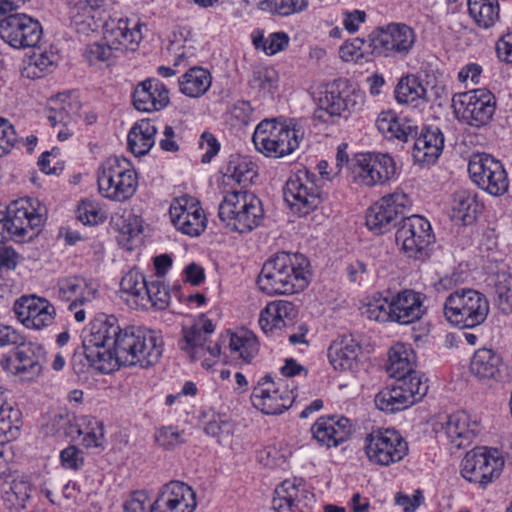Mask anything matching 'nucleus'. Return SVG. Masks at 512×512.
Here are the masks:
<instances>
[{"label":"nucleus","instance_id":"obj_1","mask_svg":"<svg viewBox=\"0 0 512 512\" xmlns=\"http://www.w3.org/2000/svg\"><path fill=\"white\" fill-rule=\"evenodd\" d=\"M82 348L92 367L109 373L120 365H155L162 357L164 341L155 330L142 326L121 328L115 316L101 315L83 331Z\"/></svg>","mask_w":512,"mask_h":512},{"label":"nucleus","instance_id":"obj_2","mask_svg":"<svg viewBox=\"0 0 512 512\" xmlns=\"http://www.w3.org/2000/svg\"><path fill=\"white\" fill-rule=\"evenodd\" d=\"M114 0H67L71 25L80 33L103 28L104 39L113 44H135L143 39L145 24L108 14Z\"/></svg>","mask_w":512,"mask_h":512},{"label":"nucleus","instance_id":"obj_3","mask_svg":"<svg viewBox=\"0 0 512 512\" xmlns=\"http://www.w3.org/2000/svg\"><path fill=\"white\" fill-rule=\"evenodd\" d=\"M257 284L268 295L301 292L309 284V261L299 253L278 252L264 263Z\"/></svg>","mask_w":512,"mask_h":512},{"label":"nucleus","instance_id":"obj_4","mask_svg":"<svg viewBox=\"0 0 512 512\" xmlns=\"http://www.w3.org/2000/svg\"><path fill=\"white\" fill-rule=\"evenodd\" d=\"M45 207L34 198H20L11 202L6 214L0 213V243L14 240H32L45 222Z\"/></svg>","mask_w":512,"mask_h":512},{"label":"nucleus","instance_id":"obj_5","mask_svg":"<svg viewBox=\"0 0 512 512\" xmlns=\"http://www.w3.org/2000/svg\"><path fill=\"white\" fill-rule=\"evenodd\" d=\"M218 216L230 231L244 234L262 224L264 208L254 193L246 190L232 191L219 204Z\"/></svg>","mask_w":512,"mask_h":512},{"label":"nucleus","instance_id":"obj_6","mask_svg":"<svg viewBox=\"0 0 512 512\" xmlns=\"http://www.w3.org/2000/svg\"><path fill=\"white\" fill-rule=\"evenodd\" d=\"M489 310L487 297L471 288L451 292L443 304L447 322L461 330H477L486 321Z\"/></svg>","mask_w":512,"mask_h":512},{"label":"nucleus","instance_id":"obj_7","mask_svg":"<svg viewBox=\"0 0 512 512\" xmlns=\"http://www.w3.org/2000/svg\"><path fill=\"white\" fill-rule=\"evenodd\" d=\"M99 193L112 201L125 202L136 192L138 177L133 164L125 157L111 156L97 169Z\"/></svg>","mask_w":512,"mask_h":512},{"label":"nucleus","instance_id":"obj_8","mask_svg":"<svg viewBox=\"0 0 512 512\" xmlns=\"http://www.w3.org/2000/svg\"><path fill=\"white\" fill-rule=\"evenodd\" d=\"M304 133L277 119H264L255 128L252 141L256 150L266 157L282 158L298 149Z\"/></svg>","mask_w":512,"mask_h":512},{"label":"nucleus","instance_id":"obj_9","mask_svg":"<svg viewBox=\"0 0 512 512\" xmlns=\"http://www.w3.org/2000/svg\"><path fill=\"white\" fill-rule=\"evenodd\" d=\"M214 331L213 322L202 316L192 325L182 327L178 346L191 361H201V365L209 369L215 365L221 352L220 346L210 341Z\"/></svg>","mask_w":512,"mask_h":512},{"label":"nucleus","instance_id":"obj_10","mask_svg":"<svg viewBox=\"0 0 512 512\" xmlns=\"http://www.w3.org/2000/svg\"><path fill=\"white\" fill-rule=\"evenodd\" d=\"M364 104V94L356 90L347 80L333 81L326 88L324 95L319 99V108L314 116L324 122L328 117H344L361 109Z\"/></svg>","mask_w":512,"mask_h":512},{"label":"nucleus","instance_id":"obj_11","mask_svg":"<svg viewBox=\"0 0 512 512\" xmlns=\"http://www.w3.org/2000/svg\"><path fill=\"white\" fill-rule=\"evenodd\" d=\"M372 54L394 59H403L416 43L414 29L404 23H390L375 29L368 38Z\"/></svg>","mask_w":512,"mask_h":512},{"label":"nucleus","instance_id":"obj_12","mask_svg":"<svg viewBox=\"0 0 512 512\" xmlns=\"http://www.w3.org/2000/svg\"><path fill=\"white\" fill-rule=\"evenodd\" d=\"M322 182L307 170L292 175L284 188V199L291 211L303 217L317 209L323 201Z\"/></svg>","mask_w":512,"mask_h":512},{"label":"nucleus","instance_id":"obj_13","mask_svg":"<svg viewBox=\"0 0 512 512\" xmlns=\"http://www.w3.org/2000/svg\"><path fill=\"white\" fill-rule=\"evenodd\" d=\"M453 108L459 121L480 128L492 120L496 97L488 89H472L456 94L453 97Z\"/></svg>","mask_w":512,"mask_h":512},{"label":"nucleus","instance_id":"obj_14","mask_svg":"<svg viewBox=\"0 0 512 512\" xmlns=\"http://www.w3.org/2000/svg\"><path fill=\"white\" fill-rule=\"evenodd\" d=\"M364 449L372 464L390 466L408 454V443L394 429H377L366 436Z\"/></svg>","mask_w":512,"mask_h":512},{"label":"nucleus","instance_id":"obj_15","mask_svg":"<svg viewBox=\"0 0 512 512\" xmlns=\"http://www.w3.org/2000/svg\"><path fill=\"white\" fill-rule=\"evenodd\" d=\"M473 183L488 194L499 197L508 192V174L501 161L486 153L473 154L468 163Z\"/></svg>","mask_w":512,"mask_h":512},{"label":"nucleus","instance_id":"obj_16","mask_svg":"<svg viewBox=\"0 0 512 512\" xmlns=\"http://www.w3.org/2000/svg\"><path fill=\"white\" fill-rule=\"evenodd\" d=\"M434 241L430 222L420 215L404 217L396 231L397 244L409 258L416 260L428 256V248Z\"/></svg>","mask_w":512,"mask_h":512},{"label":"nucleus","instance_id":"obj_17","mask_svg":"<svg viewBox=\"0 0 512 512\" xmlns=\"http://www.w3.org/2000/svg\"><path fill=\"white\" fill-rule=\"evenodd\" d=\"M411 200L404 192H394L386 195L371 205L366 212L367 228L376 235L389 232L395 227L398 218L411 207Z\"/></svg>","mask_w":512,"mask_h":512},{"label":"nucleus","instance_id":"obj_18","mask_svg":"<svg viewBox=\"0 0 512 512\" xmlns=\"http://www.w3.org/2000/svg\"><path fill=\"white\" fill-rule=\"evenodd\" d=\"M504 459L497 449L476 447L461 462V475L472 483L486 487L500 475Z\"/></svg>","mask_w":512,"mask_h":512},{"label":"nucleus","instance_id":"obj_19","mask_svg":"<svg viewBox=\"0 0 512 512\" xmlns=\"http://www.w3.org/2000/svg\"><path fill=\"white\" fill-rule=\"evenodd\" d=\"M295 396L286 381H274L270 375L261 377L251 394L252 405L267 415H277L289 409Z\"/></svg>","mask_w":512,"mask_h":512},{"label":"nucleus","instance_id":"obj_20","mask_svg":"<svg viewBox=\"0 0 512 512\" xmlns=\"http://www.w3.org/2000/svg\"><path fill=\"white\" fill-rule=\"evenodd\" d=\"M42 36L40 22L25 13H14L0 19V37L12 48H34Z\"/></svg>","mask_w":512,"mask_h":512},{"label":"nucleus","instance_id":"obj_21","mask_svg":"<svg viewBox=\"0 0 512 512\" xmlns=\"http://www.w3.org/2000/svg\"><path fill=\"white\" fill-rule=\"evenodd\" d=\"M394 94L399 104L416 106L420 101L435 102L447 96V90L443 82L434 77L427 76L425 80H421L417 75L407 74L399 79Z\"/></svg>","mask_w":512,"mask_h":512},{"label":"nucleus","instance_id":"obj_22","mask_svg":"<svg viewBox=\"0 0 512 512\" xmlns=\"http://www.w3.org/2000/svg\"><path fill=\"white\" fill-rule=\"evenodd\" d=\"M13 357L1 360L2 368L22 380H33L42 373L46 362V351L42 345L29 342L16 345Z\"/></svg>","mask_w":512,"mask_h":512},{"label":"nucleus","instance_id":"obj_23","mask_svg":"<svg viewBox=\"0 0 512 512\" xmlns=\"http://www.w3.org/2000/svg\"><path fill=\"white\" fill-rule=\"evenodd\" d=\"M169 215L174 227L182 234L197 237L206 229L204 211L192 196L175 198L170 205Z\"/></svg>","mask_w":512,"mask_h":512},{"label":"nucleus","instance_id":"obj_24","mask_svg":"<svg viewBox=\"0 0 512 512\" xmlns=\"http://www.w3.org/2000/svg\"><path fill=\"white\" fill-rule=\"evenodd\" d=\"M97 292L96 284L82 277H68L58 281V297L62 301L70 302L68 309L74 313L77 322L85 320L86 310L96 298Z\"/></svg>","mask_w":512,"mask_h":512},{"label":"nucleus","instance_id":"obj_25","mask_svg":"<svg viewBox=\"0 0 512 512\" xmlns=\"http://www.w3.org/2000/svg\"><path fill=\"white\" fill-rule=\"evenodd\" d=\"M17 319L28 329L40 330L50 326L55 319V307L45 298L23 295L13 305Z\"/></svg>","mask_w":512,"mask_h":512},{"label":"nucleus","instance_id":"obj_26","mask_svg":"<svg viewBox=\"0 0 512 512\" xmlns=\"http://www.w3.org/2000/svg\"><path fill=\"white\" fill-rule=\"evenodd\" d=\"M314 502L302 480L286 479L275 488L272 507L275 512H309Z\"/></svg>","mask_w":512,"mask_h":512},{"label":"nucleus","instance_id":"obj_27","mask_svg":"<svg viewBox=\"0 0 512 512\" xmlns=\"http://www.w3.org/2000/svg\"><path fill=\"white\" fill-rule=\"evenodd\" d=\"M434 430L440 436L444 435L453 447L461 449L467 447L479 432V423L465 411H458L436 422Z\"/></svg>","mask_w":512,"mask_h":512},{"label":"nucleus","instance_id":"obj_28","mask_svg":"<svg viewBox=\"0 0 512 512\" xmlns=\"http://www.w3.org/2000/svg\"><path fill=\"white\" fill-rule=\"evenodd\" d=\"M196 506L194 490L184 482L171 481L162 487L150 512H194Z\"/></svg>","mask_w":512,"mask_h":512},{"label":"nucleus","instance_id":"obj_29","mask_svg":"<svg viewBox=\"0 0 512 512\" xmlns=\"http://www.w3.org/2000/svg\"><path fill=\"white\" fill-rule=\"evenodd\" d=\"M353 431L350 419L344 416L320 417L311 427L313 438L327 448L347 441Z\"/></svg>","mask_w":512,"mask_h":512},{"label":"nucleus","instance_id":"obj_30","mask_svg":"<svg viewBox=\"0 0 512 512\" xmlns=\"http://www.w3.org/2000/svg\"><path fill=\"white\" fill-rule=\"evenodd\" d=\"M410 142L414 162L422 166L430 165L435 163L443 151L444 135L436 126L423 127L421 131L418 130L415 138H410Z\"/></svg>","mask_w":512,"mask_h":512},{"label":"nucleus","instance_id":"obj_31","mask_svg":"<svg viewBox=\"0 0 512 512\" xmlns=\"http://www.w3.org/2000/svg\"><path fill=\"white\" fill-rule=\"evenodd\" d=\"M169 91L156 78L139 83L133 92V105L141 112L159 111L169 104Z\"/></svg>","mask_w":512,"mask_h":512},{"label":"nucleus","instance_id":"obj_32","mask_svg":"<svg viewBox=\"0 0 512 512\" xmlns=\"http://www.w3.org/2000/svg\"><path fill=\"white\" fill-rule=\"evenodd\" d=\"M425 295L414 290L405 289L391 298L394 322L407 325L418 321L425 314Z\"/></svg>","mask_w":512,"mask_h":512},{"label":"nucleus","instance_id":"obj_33","mask_svg":"<svg viewBox=\"0 0 512 512\" xmlns=\"http://www.w3.org/2000/svg\"><path fill=\"white\" fill-rule=\"evenodd\" d=\"M361 353L359 342L351 334L338 336L328 348V359L335 370H352Z\"/></svg>","mask_w":512,"mask_h":512},{"label":"nucleus","instance_id":"obj_34","mask_svg":"<svg viewBox=\"0 0 512 512\" xmlns=\"http://www.w3.org/2000/svg\"><path fill=\"white\" fill-rule=\"evenodd\" d=\"M295 316V306L291 302L276 300L261 311L259 325L265 334L277 335Z\"/></svg>","mask_w":512,"mask_h":512},{"label":"nucleus","instance_id":"obj_35","mask_svg":"<svg viewBox=\"0 0 512 512\" xmlns=\"http://www.w3.org/2000/svg\"><path fill=\"white\" fill-rule=\"evenodd\" d=\"M376 126L386 138L397 139L409 143L410 138L418 134V126L407 117H399L394 111L381 112L376 120Z\"/></svg>","mask_w":512,"mask_h":512},{"label":"nucleus","instance_id":"obj_36","mask_svg":"<svg viewBox=\"0 0 512 512\" xmlns=\"http://www.w3.org/2000/svg\"><path fill=\"white\" fill-rule=\"evenodd\" d=\"M32 483L29 475L15 473L2 484V501L7 509L20 510L30 499Z\"/></svg>","mask_w":512,"mask_h":512},{"label":"nucleus","instance_id":"obj_37","mask_svg":"<svg viewBox=\"0 0 512 512\" xmlns=\"http://www.w3.org/2000/svg\"><path fill=\"white\" fill-rule=\"evenodd\" d=\"M158 129L148 119L137 121L127 136L129 150L137 157L147 154L155 144Z\"/></svg>","mask_w":512,"mask_h":512},{"label":"nucleus","instance_id":"obj_38","mask_svg":"<svg viewBox=\"0 0 512 512\" xmlns=\"http://www.w3.org/2000/svg\"><path fill=\"white\" fill-rule=\"evenodd\" d=\"M501 367V356L488 348L476 350L470 361V372L480 380L496 379L500 375Z\"/></svg>","mask_w":512,"mask_h":512},{"label":"nucleus","instance_id":"obj_39","mask_svg":"<svg viewBox=\"0 0 512 512\" xmlns=\"http://www.w3.org/2000/svg\"><path fill=\"white\" fill-rule=\"evenodd\" d=\"M416 355L410 344L398 342L394 344L388 355V374L397 379L415 370Z\"/></svg>","mask_w":512,"mask_h":512},{"label":"nucleus","instance_id":"obj_40","mask_svg":"<svg viewBox=\"0 0 512 512\" xmlns=\"http://www.w3.org/2000/svg\"><path fill=\"white\" fill-rule=\"evenodd\" d=\"M179 90L188 97L197 98L211 86V75L202 67H193L178 79Z\"/></svg>","mask_w":512,"mask_h":512},{"label":"nucleus","instance_id":"obj_41","mask_svg":"<svg viewBox=\"0 0 512 512\" xmlns=\"http://www.w3.org/2000/svg\"><path fill=\"white\" fill-rule=\"evenodd\" d=\"M145 276L138 270L132 269L127 272L120 282L121 292L127 295L126 301L135 305L137 308L145 307L144 296L148 289Z\"/></svg>","mask_w":512,"mask_h":512},{"label":"nucleus","instance_id":"obj_42","mask_svg":"<svg viewBox=\"0 0 512 512\" xmlns=\"http://www.w3.org/2000/svg\"><path fill=\"white\" fill-rule=\"evenodd\" d=\"M468 11L476 25L488 29L499 20L498 0H468Z\"/></svg>","mask_w":512,"mask_h":512},{"label":"nucleus","instance_id":"obj_43","mask_svg":"<svg viewBox=\"0 0 512 512\" xmlns=\"http://www.w3.org/2000/svg\"><path fill=\"white\" fill-rule=\"evenodd\" d=\"M229 348L234 358L249 363L258 353L256 336L248 330H240L230 335Z\"/></svg>","mask_w":512,"mask_h":512},{"label":"nucleus","instance_id":"obj_44","mask_svg":"<svg viewBox=\"0 0 512 512\" xmlns=\"http://www.w3.org/2000/svg\"><path fill=\"white\" fill-rule=\"evenodd\" d=\"M82 436L84 446L99 447L104 440L103 424L91 416H80L75 419L74 436Z\"/></svg>","mask_w":512,"mask_h":512},{"label":"nucleus","instance_id":"obj_45","mask_svg":"<svg viewBox=\"0 0 512 512\" xmlns=\"http://www.w3.org/2000/svg\"><path fill=\"white\" fill-rule=\"evenodd\" d=\"M351 177L353 181L361 186L373 187L380 185L376 179L375 166L372 153L358 154L350 164Z\"/></svg>","mask_w":512,"mask_h":512},{"label":"nucleus","instance_id":"obj_46","mask_svg":"<svg viewBox=\"0 0 512 512\" xmlns=\"http://www.w3.org/2000/svg\"><path fill=\"white\" fill-rule=\"evenodd\" d=\"M479 205L476 196L467 190H460L454 194L452 203V217L469 225L476 219Z\"/></svg>","mask_w":512,"mask_h":512},{"label":"nucleus","instance_id":"obj_47","mask_svg":"<svg viewBox=\"0 0 512 512\" xmlns=\"http://www.w3.org/2000/svg\"><path fill=\"white\" fill-rule=\"evenodd\" d=\"M376 407L387 413H394L411 406V402L402 393L396 382L390 388L381 390L375 396Z\"/></svg>","mask_w":512,"mask_h":512},{"label":"nucleus","instance_id":"obj_48","mask_svg":"<svg viewBox=\"0 0 512 512\" xmlns=\"http://www.w3.org/2000/svg\"><path fill=\"white\" fill-rule=\"evenodd\" d=\"M75 113L76 107L68 100V96L58 95L49 100L47 118L52 126L61 123L66 127Z\"/></svg>","mask_w":512,"mask_h":512},{"label":"nucleus","instance_id":"obj_49","mask_svg":"<svg viewBox=\"0 0 512 512\" xmlns=\"http://www.w3.org/2000/svg\"><path fill=\"white\" fill-rule=\"evenodd\" d=\"M19 410L13 409L7 403V394L0 386V436L14 438L19 430Z\"/></svg>","mask_w":512,"mask_h":512},{"label":"nucleus","instance_id":"obj_50","mask_svg":"<svg viewBox=\"0 0 512 512\" xmlns=\"http://www.w3.org/2000/svg\"><path fill=\"white\" fill-rule=\"evenodd\" d=\"M395 382L406 398H408V401L411 402V405L420 401L428 391L426 381L422 380V377L416 370L397 378Z\"/></svg>","mask_w":512,"mask_h":512},{"label":"nucleus","instance_id":"obj_51","mask_svg":"<svg viewBox=\"0 0 512 512\" xmlns=\"http://www.w3.org/2000/svg\"><path fill=\"white\" fill-rule=\"evenodd\" d=\"M308 0H262L259 8L262 11L280 17H288L306 10Z\"/></svg>","mask_w":512,"mask_h":512},{"label":"nucleus","instance_id":"obj_52","mask_svg":"<svg viewBox=\"0 0 512 512\" xmlns=\"http://www.w3.org/2000/svg\"><path fill=\"white\" fill-rule=\"evenodd\" d=\"M104 40H105V43H97L96 42V43L89 44L86 47L84 56H85L86 60L91 65L108 60L112 56L113 50H119L120 47H125L126 49L129 48L131 50H134L139 45V43L113 44V43L108 42L106 39H104Z\"/></svg>","mask_w":512,"mask_h":512},{"label":"nucleus","instance_id":"obj_53","mask_svg":"<svg viewBox=\"0 0 512 512\" xmlns=\"http://www.w3.org/2000/svg\"><path fill=\"white\" fill-rule=\"evenodd\" d=\"M254 175L252 163L239 156L231 157L224 171V176L239 184L251 181Z\"/></svg>","mask_w":512,"mask_h":512},{"label":"nucleus","instance_id":"obj_54","mask_svg":"<svg viewBox=\"0 0 512 512\" xmlns=\"http://www.w3.org/2000/svg\"><path fill=\"white\" fill-rule=\"evenodd\" d=\"M146 291L147 292L144 296L145 307L143 309H147L151 306L162 310L169 305L170 293L167 287L159 280L149 282L148 289H146Z\"/></svg>","mask_w":512,"mask_h":512},{"label":"nucleus","instance_id":"obj_55","mask_svg":"<svg viewBox=\"0 0 512 512\" xmlns=\"http://www.w3.org/2000/svg\"><path fill=\"white\" fill-rule=\"evenodd\" d=\"M77 219L84 225H97L106 219L105 212L102 211L96 201L82 200L76 211Z\"/></svg>","mask_w":512,"mask_h":512},{"label":"nucleus","instance_id":"obj_56","mask_svg":"<svg viewBox=\"0 0 512 512\" xmlns=\"http://www.w3.org/2000/svg\"><path fill=\"white\" fill-rule=\"evenodd\" d=\"M369 319L378 322H394L391 299L379 298L369 302L363 312Z\"/></svg>","mask_w":512,"mask_h":512},{"label":"nucleus","instance_id":"obj_57","mask_svg":"<svg viewBox=\"0 0 512 512\" xmlns=\"http://www.w3.org/2000/svg\"><path fill=\"white\" fill-rule=\"evenodd\" d=\"M376 179L380 185L393 179L397 173V167L394 159L387 153H372Z\"/></svg>","mask_w":512,"mask_h":512},{"label":"nucleus","instance_id":"obj_58","mask_svg":"<svg viewBox=\"0 0 512 512\" xmlns=\"http://www.w3.org/2000/svg\"><path fill=\"white\" fill-rule=\"evenodd\" d=\"M54 55L51 53L43 52L34 54L28 66L26 67L27 76L32 78H41L51 70L54 65Z\"/></svg>","mask_w":512,"mask_h":512},{"label":"nucleus","instance_id":"obj_59","mask_svg":"<svg viewBox=\"0 0 512 512\" xmlns=\"http://www.w3.org/2000/svg\"><path fill=\"white\" fill-rule=\"evenodd\" d=\"M277 73L274 69L265 68L254 72L250 85L264 93H271L276 88Z\"/></svg>","mask_w":512,"mask_h":512},{"label":"nucleus","instance_id":"obj_60","mask_svg":"<svg viewBox=\"0 0 512 512\" xmlns=\"http://www.w3.org/2000/svg\"><path fill=\"white\" fill-rule=\"evenodd\" d=\"M510 282V277L504 276L502 281L499 280L495 284V302L504 314H509L512 311V289Z\"/></svg>","mask_w":512,"mask_h":512},{"label":"nucleus","instance_id":"obj_61","mask_svg":"<svg viewBox=\"0 0 512 512\" xmlns=\"http://www.w3.org/2000/svg\"><path fill=\"white\" fill-rule=\"evenodd\" d=\"M76 418L68 413L54 415L49 424L51 433L59 437L74 438L75 423L72 421H75Z\"/></svg>","mask_w":512,"mask_h":512},{"label":"nucleus","instance_id":"obj_62","mask_svg":"<svg viewBox=\"0 0 512 512\" xmlns=\"http://www.w3.org/2000/svg\"><path fill=\"white\" fill-rule=\"evenodd\" d=\"M206 434L218 439L219 443L229 437L233 432V424L223 416H215L204 428Z\"/></svg>","mask_w":512,"mask_h":512},{"label":"nucleus","instance_id":"obj_63","mask_svg":"<svg viewBox=\"0 0 512 512\" xmlns=\"http://www.w3.org/2000/svg\"><path fill=\"white\" fill-rule=\"evenodd\" d=\"M155 440L161 447L167 450L173 449L185 441L183 433L173 426L158 429L155 433Z\"/></svg>","mask_w":512,"mask_h":512},{"label":"nucleus","instance_id":"obj_64","mask_svg":"<svg viewBox=\"0 0 512 512\" xmlns=\"http://www.w3.org/2000/svg\"><path fill=\"white\" fill-rule=\"evenodd\" d=\"M364 45L365 41L361 38L345 41L339 48V56L345 62H358L364 57Z\"/></svg>","mask_w":512,"mask_h":512}]
</instances>
